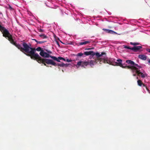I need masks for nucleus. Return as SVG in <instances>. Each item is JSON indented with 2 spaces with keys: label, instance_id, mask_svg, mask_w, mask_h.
Here are the masks:
<instances>
[{
  "label": "nucleus",
  "instance_id": "nucleus-1",
  "mask_svg": "<svg viewBox=\"0 0 150 150\" xmlns=\"http://www.w3.org/2000/svg\"><path fill=\"white\" fill-rule=\"evenodd\" d=\"M34 50H32L30 51V54L32 55V57H31V59L36 60L39 63H42L47 67H48V66L46 64L52 65V64L51 63V62H53L52 60L48 59L42 58L38 53H34Z\"/></svg>",
  "mask_w": 150,
  "mask_h": 150
},
{
  "label": "nucleus",
  "instance_id": "nucleus-2",
  "mask_svg": "<svg viewBox=\"0 0 150 150\" xmlns=\"http://www.w3.org/2000/svg\"><path fill=\"white\" fill-rule=\"evenodd\" d=\"M22 44L23 47H22L21 45L20 47V49H19L20 50L21 52H23L24 51L26 53H27V54H26L25 53H24L27 56H30L31 58L32 57V55L30 54V51H31L32 50H35L34 51L35 54L36 53H35L36 50L41 52L42 51H43L44 50V49H43L42 48L40 47H38L36 49H35V48L30 47L29 45H28L27 43L25 42H23Z\"/></svg>",
  "mask_w": 150,
  "mask_h": 150
},
{
  "label": "nucleus",
  "instance_id": "nucleus-3",
  "mask_svg": "<svg viewBox=\"0 0 150 150\" xmlns=\"http://www.w3.org/2000/svg\"><path fill=\"white\" fill-rule=\"evenodd\" d=\"M0 31L3 34V37L6 38H8V40L11 44L14 45L18 49H20L21 45L18 44L16 42H14L12 37V35L10 34L8 30L5 27L2 26L0 25Z\"/></svg>",
  "mask_w": 150,
  "mask_h": 150
},
{
  "label": "nucleus",
  "instance_id": "nucleus-4",
  "mask_svg": "<svg viewBox=\"0 0 150 150\" xmlns=\"http://www.w3.org/2000/svg\"><path fill=\"white\" fill-rule=\"evenodd\" d=\"M126 63L128 64H130L131 66H125L122 65L121 63H119V65L121 66V67L123 68H126L127 69H130L134 73L135 72H138L139 71H141L140 69L142 68L141 66H139L137 64L135 63L133 61L130 60H127L126 61Z\"/></svg>",
  "mask_w": 150,
  "mask_h": 150
},
{
  "label": "nucleus",
  "instance_id": "nucleus-5",
  "mask_svg": "<svg viewBox=\"0 0 150 150\" xmlns=\"http://www.w3.org/2000/svg\"><path fill=\"white\" fill-rule=\"evenodd\" d=\"M52 53V52L49 50H46L44 49L43 51H42L40 53V55L42 57L44 58L51 57L54 60L57 61L58 62H60V61L57 59V58L53 56L50 55L49 54Z\"/></svg>",
  "mask_w": 150,
  "mask_h": 150
},
{
  "label": "nucleus",
  "instance_id": "nucleus-6",
  "mask_svg": "<svg viewBox=\"0 0 150 150\" xmlns=\"http://www.w3.org/2000/svg\"><path fill=\"white\" fill-rule=\"evenodd\" d=\"M117 61L118 62H115V59L112 58H109L108 59H107V63L109 64L113 65L119 66L121 67V66L119 65V63H120L122 65H123L122 64V60L120 59H118L117 60Z\"/></svg>",
  "mask_w": 150,
  "mask_h": 150
},
{
  "label": "nucleus",
  "instance_id": "nucleus-7",
  "mask_svg": "<svg viewBox=\"0 0 150 150\" xmlns=\"http://www.w3.org/2000/svg\"><path fill=\"white\" fill-rule=\"evenodd\" d=\"M77 65L79 66H81L82 67H85V66L89 65V62L86 61H80L77 62Z\"/></svg>",
  "mask_w": 150,
  "mask_h": 150
},
{
  "label": "nucleus",
  "instance_id": "nucleus-8",
  "mask_svg": "<svg viewBox=\"0 0 150 150\" xmlns=\"http://www.w3.org/2000/svg\"><path fill=\"white\" fill-rule=\"evenodd\" d=\"M51 63L52 64V65L55 66H60L61 67H67L68 64H64V63H62L61 64L59 63H56L53 60V62H51Z\"/></svg>",
  "mask_w": 150,
  "mask_h": 150
},
{
  "label": "nucleus",
  "instance_id": "nucleus-9",
  "mask_svg": "<svg viewBox=\"0 0 150 150\" xmlns=\"http://www.w3.org/2000/svg\"><path fill=\"white\" fill-rule=\"evenodd\" d=\"M141 71H139L138 72L136 73L138 74V75L139 76H140V74L141 75V77L142 78H144L146 77L147 76V74L145 72L143 71V72H142V69Z\"/></svg>",
  "mask_w": 150,
  "mask_h": 150
},
{
  "label": "nucleus",
  "instance_id": "nucleus-10",
  "mask_svg": "<svg viewBox=\"0 0 150 150\" xmlns=\"http://www.w3.org/2000/svg\"><path fill=\"white\" fill-rule=\"evenodd\" d=\"M103 30L105 31L106 33L112 34H117V33L112 30L107 29L105 28H103Z\"/></svg>",
  "mask_w": 150,
  "mask_h": 150
},
{
  "label": "nucleus",
  "instance_id": "nucleus-11",
  "mask_svg": "<svg viewBox=\"0 0 150 150\" xmlns=\"http://www.w3.org/2000/svg\"><path fill=\"white\" fill-rule=\"evenodd\" d=\"M84 54L86 56H88L90 55L94 56L95 55V53L93 51H86L84 52Z\"/></svg>",
  "mask_w": 150,
  "mask_h": 150
},
{
  "label": "nucleus",
  "instance_id": "nucleus-12",
  "mask_svg": "<svg viewBox=\"0 0 150 150\" xmlns=\"http://www.w3.org/2000/svg\"><path fill=\"white\" fill-rule=\"evenodd\" d=\"M142 47L141 46H134L132 47L131 50L134 52H137L142 48Z\"/></svg>",
  "mask_w": 150,
  "mask_h": 150
},
{
  "label": "nucleus",
  "instance_id": "nucleus-13",
  "mask_svg": "<svg viewBox=\"0 0 150 150\" xmlns=\"http://www.w3.org/2000/svg\"><path fill=\"white\" fill-rule=\"evenodd\" d=\"M97 61H99L100 63L101 64L102 63H107V59H105L100 58V59H97Z\"/></svg>",
  "mask_w": 150,
  "mask_h": 150
},
{
  "label": "nucleus",
  "instance_id": "nucleus-14",
  "mask_svg": "<svg viewBox=\"0 0 150 150\" xmlns=\"http://www.w3.org/2000/svg\"><path fill=\"white\" fill-rule=\"evenodd\" d=\"M83 42H79V43L80 45H85L91 42V41L89 40L85 41L84 40H83Z\"/></svg>",
  "mask_w": 150,
  "mask_h": 150
},
{
  "label": "nucleus",
  "instance_id": "nucleus-15",
  "mask_svg": "<svg viewBox=\"0 0 150 150\" xmlns=\"http://www.w3.org/2000/svg\"><path fill=\"white\" fill-rule=\"evenodd\" d=\"M89 62V65L91 66H93L96 64V63H97V60L95 59L94 60H91L90 61H88Z\"/></svg>",
  "mask_w": 150,
  "mask_h": 150
},
{
  "label": "nucleus",
  "instance_id": "nucleus-16",
  "mask_svg": "<svg viewBox=\"0 0 150 150\" xmlns=\"http://www.w3.org/2000/svg\"><path fill=\"white\" fill-rule=\"evenodd\" d=\"M138 57L142 60H145L146 59L147 56L144 54H141L139 55Z\"/></svg>",
  "mask_w": 150,
  "mask_h": 150
},
{
  "label": "nucleus",
  "instance_id": "nucleus-17",
  "mask_svg": "<svg viewBox=\"0 0 150 150\" xmlns=\"http://www.w3.org/2000/svg\"><path fill=\"white\" fill-rule=\"evenodd\" d=\"M137 84L139 86H141L143 84V83L140 80H138L137 81Z\"/></svg>",
  "mask_w": 150,
  "mask_h": 150
},
{
  "label": "nucleus",
  "instance_id": "nucleus-18",
  "mask_svg": "<svg viewBox=\"0 0 150 150\" xmlns=\"http://www.w3.org/2000/svg\"><path fill=\"white\" fill-rule=\"evenodd\" d=\"M39 36L43 39L47 38V37L44 34H42L39 35Z\"/></svg>",
  "mask_w": 150,
  "mask_h": 150
},
{
  "label": "nucleus",
  "instance_id": "nucleus-19",
  "mask_svg": "<svg viewBox=\"0 0 150 150\" xmlns=\"http://www.w3.org/2000/svg\"><path fill=\"white\" fill-rule=\"evenodd\" d=\"M123 46V48H127V49H130L131 50V49L132 48V47H131L129 46H127L126 45H124Z\"/></svg>",
  "mask_w": 150,
  "mask_h": 150
},
{
  "label": "nucleus",
  "instance_id": "nucleus-20",
  "mask_svg": "<svg viewBox=\"0 0 150 150\" xmlns=\"http://www.w3.org/2000/svg\"><path fill=\"white\" fill-rule=\"evenodd\" d=\"M95 55H96V56L98 58L97 59H98V58L100 57V55L99 53L98 52H96L95 53Z\"/></svg>",
  "mask_w": 150,
  "mask_h": 150
},
{
  "label": "nucleus",
  "instance_id": "nucleus-21",
  "mask_svg": "<svg viewBox=\"0 0 150 150\" xmlns=\"http://www.w3.org/2000/svg\"><path fill=\"white\" fill-rule=\"evenodd\" d=\"M130 44L133 45H139V44L138 42H131L130 43Z\"/></svg>",
  "mask_w": 150,
  "mask_h": 150
},
{
  "label": "nucleus",
  "instance_id": "nucleus-22",
  "mask_svg": "<svg viewBox=\"0 0 150 150\" xmlns=\"http://www.w3.org/2000/svg\"><path fill=\"white\" fill-rule=\"evenodd\" d=\"M142 85H143V86L144 87H145V88L146 89V90L148 91V92H149V90L147 88V86L146 84L143 83V84H142Z\"/></svg>",
  "mask_w": 150,
  "mask_h": 150
},
{
  "label": "nucleus",
  "instance_id": "nucleus-23",
  "mask_svg": "<svg viewBox=\"0 0 150 150\" xmlns=\"http://www.w3.org/2000/svg\"><path fill=\"white\" fill-rule=\"evenodd\" d=\"M46 42V41H38V42H37V44H42V43H43Z\"/></svg>",
  "mask_w": 150,
  "mask_h": 150
},
{
  "label": "nucleus",
  "instance_id": "nucleus-24",
  "mask_svg": "<svg viewBox=\"0 0 150 150\" xmlns=\"http://www.w3.org/2000/svg\"><path fill=\"white\" fill-rule=\"evenodd\" d=\"M57 59H58L59 60V61H60V60H63L64 61H65V59L63 58V57H58V59L57 58Z\"/></svg>",
  "mask_w": 150,
  "mask_h": 150
},
{
  "label": "nucleus",
  "instance_id": "nucleus-25",
  "mask_svg": "<svg viewBox=\"0 0 150 150\" xmlns=\"http://www.w3.org/2000/svg\"><path fill=\"white\" fill-rule=\"evenodd\" d=\"M83 55V54L82 53H79L77 54V56H81Z\"/></svg>",
  "mask_w": 150,
  "mask_h": 150
},
{
  "label": "nucleus",
  "instance_id": "nucleus-26",
  "mask_svg": "<svg viewBox=\"0 0 150 150\" xmlns=\"http://www.w3.org/2000/svg\"><path fill=\"white\" fill-rule=\"evenodd\" d=\"M105 54V53L104 52H102L101 53V54H100V57L102 56L104 54Z\"/></svg>",
  "mask_w": 150,
  "mask_h": 150
},
{
  "label": "nucleus",
  "instance_id": "nucleus-27",
  "mask_svg": "<svg viewBox=\"0 0 150 150\" xmlns=\"http://www.w3.org/2000/svg\"><path fill=\"white\" fill-rule=\"evenodd\" d=\"M146 50L147 52H150V49H149V48L146 49Z\"/></svg>",
  "mask_w": 150,
  "mask_h": 150
},
{
  "label": "nucleus",
  "instance_id": "nucleus-28",
  "mask_svg": "<svg viewBox=\"0 0 150 150\" xmlns=\"http://www.w3.org/2000/svg\"><path fill=\"white\" fill-rule=\"evenodd\" d=\"M39 31L40 32L42 33L43 32V30L42 29H40L39 30Z\"/></svg>",
  "mask_w": 150,
  "mask_h": 150
},
{
  "label": "nucleus",
  "instance_id": "nucleus-29",
  "mask_svg": "<svg viewBox=\"0 0 150 150\" xmlns=\"http://www.w3.org/2000/svg\"><path fill=\"white\" fill-rule=\"evenodd\" d=\"M67 62H71V60L67 59Z\"/></svg>",
  "mask_w": 150,
  "mask_h": 150
},
{
  "label": "nucleus",
  "instance_id": "nucleus-30",
  "mask_svg": "<svg viewBox=\"0 0 150 150\" xmlns=\"http://www.w3.org/2000/svg\"><path fill=\"white\" fill-rule=\"evenodd\" d=\"M56 43H57V45H58V46L59 47L60 46V45L59 44V42H58V41H56Z\"/></svg>",
  "mask_w": 150,
  "mask_h": 150
},
{
  "label": "nucleus",
  "instance_id": "nucleus-31",
  "mask_svg": "<svg viewBox=\"0 0 150 150\" xmlns=\"http://www.w3.org/2000/svg\"><path fill=\"white\" fill-rule=\"evenodd\" d=\"M33 40L35 41L37 43V42H38V41L36 40L35 39H33Z\"/></svg>",
  "mask_w": 150,
  "mask_h": 150
},
{
  "label": "nucleus",
  "instance_id": "nucleus-32",
  "mask_svg": "<svg viewBox=\"0 0 150 150\" xmlns=\"http://www.w3.org/2000/svg\"><path fill=\"white\" fill-rule=\"evenodd\" d=\"M133 76H136V74H134L133 75Z\"/></svg>",
  "mask_w": 150,
  "mask_h": 150
},
{
  "label": "nucleus",
  "instance_id": "nucleus-33",
  "mask_svg": "<svg viewBox=\"0 0 150 150\" xmlns=\"http://www.w3.org/2000/svg\"><path fill=\"white\" fill-rule=\"evenodd\" d=\"M60 42L62 43V44H64L62 42L61 40H60Z\"/></svg>",
  "mask_w": 150,
  "mask_h": 150
},
{
  "label": "nucleus",
  "instance_id": "nucleus-34",
  "mask_svg": "<svg viewBox=\"0 0 150 150\" xmlns=\"http://www.w3.org/2000/svg\"><path fill=\"white\" fill-rule=\"evenodd\" d=\"M148 62L149 63H150V60Z\"/></svg>",
  "mask_w": 150,
  "mask_h": 150
},
{
  "label": "nucleus",
  "instance_id": "nucleus-35",
  "mask_svg": "<svg viewBox=\"0 0 150 150\" xmlns=\"http://www.w3.org/2000/svg\"><path fill=\"white\" fill-rule=\"evenodd\" d=\"M137 79H138V77H137Z\"/></svg>",
  "mask_w": 150,
  "mask_h": 150
}]
</instances>
